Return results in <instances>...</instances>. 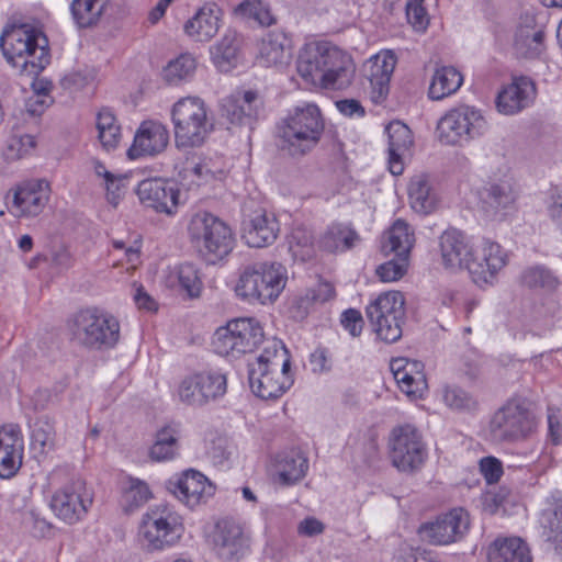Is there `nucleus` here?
<instances>
[{"label":"nucleus","mask_w":562,"mask_h":562,"mask_svg":"<svg viewBox=\"0 0 562 562\" xmlns=\"http://www.w3.org/2000/svg\"><path fill=\"white\" fill-rule=\"evenodd\" d=\"M387 445L391 462L398 471L413 473L423 467L427 449L420 432L413 425L394 427Z\"/></svg>","instance_id":"9b49d317"},{"label":"nucleus","mask_w":562,"mask_h":562,"mask_svg":"<svg viewBox=\"0 0 562 562\" xmlns=\"http://www.w3.org/2000/svg\"><path fill=\"white\" fill-rule=\"evenodd\" d=\"M169 144V131L158 121H144L127 150L131 159L143 156H156L162 153Z\"/></svg>","instance_id":"aec40b11"},{"label":"nucleus","mask_w":562,"mask_h":562,"mask_svg":"<svg viewBox=\"0 0 562 562\" xmlns=\"http://www.w3.org/2000/svg\"><path fill=\"white\" fill-rule=\"evenodd\" d=\"M291 57L290 41L281 31L269 32L262 38L259 48V58L265 66L286 64Z\"/></svg>","instance_id":"473e14b6"},{"label":"nucleus","mask_w":562,"mask_h":562,"mask_svg":"<svg viewBox=\"0 0 562 562\" xmlns=\"http://www.w3.org/2000/svg\"><path fill=\"white\" fill-rule=\"evenodd\" d=\"M371 87V99L374 103H381L389 94L390 80L389 77L379 75H369Z\"/></svg>","instance_id":"69168bd1"},{"label":"nucleus","mask_w":562,"mask_h":562,"mask_svg":"<svg viewBox=\"0 0 562 562\" xmlns=\"http://www.w3.org/2000/svg\"><path fill=\"white\" fill-rule=\"evenodd\" d=\"M240 40L236 32L228 31L222 40L211 47V57L215 67L224 72L237 64Z\"/></svg>","instance_id":"c9c22d12"},{"label":"nucleus","mask_w":562,"mask_h":562,"mask_svg":"<svg viewBox=\"0 0 562 562\" xmlns=\"http://www.w3.org/2000/svg\"><path fill=\"white\" fill-rule=\"evenodd\" d=\"M182 532L181 516L171 506L159 504L143 516L138 535L142 547L153 552L175 546Z\"/></svg>","instance_id":"1a4fd4ad"},{"label":"nucleus","mask_w":562,"mask_h":562,"mask_svg":"<svg viewBox=\"0 0 562 562\" xmlns=\"http://www.w3.org/2000/svg\"><path fill=\"white\" fill-rule=\"evenodd\" d=\"M177 276L179 285L190 297H196L200 295L202 281L194 265L189 262L180 265L177 270Z\"/></svg>","instance_id":"09e8293b"},{"label":"nucleus","mask_w":562,"mask_h":562,"mask_svg":"<svg viewBox=\"0 0 562 562\" xmlns=\"http://www.w3.org/2000/svg\"><path fill=\"white\" fill-rule=\"evenodd\" d=\"M98 138L106 150L116 148L121 139V127L113 112L103 108L97 114Z\"/></svg>","instance_id":"37998d69"},{"label":"nucleus","mask_w":562,"mask_h":562,"mask_svg":"<svg viewBox=\"0 0 562 562\" xmlns=\"http://www.w3.org/2000/svg\"><path fill=\"white\" fill-rule=\"evenodd\" d=\"M36 143L32 135H13L9 138L4 155L8 160H18L27 155Z\"/></svg>","instance_id":"5fc2aeb1"},{"label":"nucleus","mask_w":562,"mask_h":562,"mask_svg":"<svg viewBox=\"0 0 562 562\" xmlns=\"http://www.w3.org/2000/svg\"><path fill=\"white\" fill-rule=\"evenodd\" d=\"M120 323L112 314L89 307L78 311L68 321L71 340L91 350H109L120 340Z\"/></svg>","instance_id":"20e7f679"},{"label":"nucleus","mask_w":562,"mask_h":562,"mask_svg":"<svg viewBox=\"0 0 562 562\" xmlns=\"http://www.w3.org/2000/svg\"><path fill=\"white\" fill-rule=\"evenodd\" d=\"M480 469L487 483H496L502 474V462L494 457H485L480 461Z\"/></svg>","instance_id":"0e129e2a"},{"label":"nucleus","mask_w":562,"mask_h":562,"mask_svg":"<svg viewBox=\"0 0 562 562\" xmlns=\"http://www.w3.org/2000/svg\"><path fill=\"white\" fill-rule=\"evenodd\" d=\"M168 488L189 507H194L204 502L215 491L207 477L195 470H188L176 480H170Z\"/></svg>","instance_id":"412c9836"},{"label":"nucleus","mask_w":562,"mask_h":562,"mask_svg":"<svg viewBox=\"0 0 562 562\" xmlns=\"http://www.w3.org/2000/svg\"><path fill=\"white\" fill-rule=\"evenodd\" d=\"M241 229L246 244L250 247L260 248L274 243L280 226L274 214L258 209L244 217Z\"/></svg>","instance_id":"6ab92c4d"},{"label":"nucleus","mask_w":562,"mask_h":562,"mask_svg":"<svg viewBox=\"0 0 562 562\" xmlns=\"http://www.w3.org/2000/svg\"><path fill=\"white\" fill-rule=\"evenodd\" d=\"M290 359L284 346L272 342L254 362L248 364V380L252 393L262 400L280 397L293 383Z\"/></svg>","instance_id":"7ed1b4c3"},{"label":"nucleus","mask_w":562,"mask_h":562,"mask_svg":"<svg viewBox=\"0 0 562 562\" xmlns=\"http://www.w3.org/2000/svg\"><path fill=\"white\" fill-rule=\"evenodd\" d=\"M313 243L314 237L310 231L304 227H296L290 235L289 247L294 256H301L303 258L310 255Z\"/></svg>","instance_id":"6e6d98bb"},{"label":"nucleus","mask_w":562,"mask_h":562,"mask_svg":"<svg viewBox=\"0 0 562 562\" xmlns=\"http://www.w3.org/2000/svg\"><path fill=\"white\" fill-rule=\"evenodd\" d=\"M179 451L178 432L170 426L162 427L156 432L155 441L149 449V458L154 461L173 459Z\"/></svg>","instance_id":"a19ab883"},{"label":"nucleus","mask_w":562,"mask_h":562,"mask_svg":"<svg viewBox=\"0 0 562 562\" xmlns=\"http://www.w3.org/2000/svg\"><path fill=\"white\" fill-rule=\"evenodd\" d=\"M341 324L352 337H358L363 328V318L359 311L349 308L342 313Z\"/></svg>","instance_id":"338daca9"},{"label":"nucleus","mask_w":562,"mask_h":562,"mask_svg":"<svg viewBox=\"0 0 562 562\" xmlns=\"http://www.w3.org/2000/svg\"><path fill=\"white\" fill-rule=\"evenodd\" d=\"M424 364L417 360L397 358L391 361V370L400 389L409 397H422L427 390Z\"/></svg>","instance_id":"393cba45"},{"label":"nucleus","mask_w":562,"mask_h":562,"mask_svg":"<svg viewBox=\"0 0 562 562\" xmlns=\"http://www.w3.org/2000/svg\"><path fill=\"white\" fill-rule=\"evenodd\" d=\"M488 562H531L528 544L518 537L497 538L487 551Z\"/></svg>","instance_id":"c756f323"},{"label":"nucleus","mask_w":562,"mask_h":562,"mask_svg":"<svg viewBox=\"0 0 562 562\" xmlns=\"http://www.w3.org/2000/svg\"><path fill=\"white\" fill-rule=\"evenodd\" d=\"M396 65L393 52L386 50L375 55L370 66V75H379L391 78Z\"/></svg>","instance_id":"680f3d73"},{"label":"nucleus","mask_w":562,"mask_h":562,"mask_svg":"<svg viewBox=\"0 0 562 562\" xmlns=\"http://www.w3.org/2000/svg\"><path fill=\"white\" fill-rule=\"evenodd\" d=\"M110 0H72L70 11L79 27L95 25Z\"/></svg>","instance_id":"79ce46f5"},{"label":"nucleus","mask_w":562,"mask_h":562,"mask_svg":"<svg viewBox=\"0 0 562 562\" xmlns=\"http://www.w3.org/2000/svg\"><path fill=\"white\" fill-rule=\"evenodd\" d=\"M414 241V233L408 224L403 220H397L385 234L382 251L385 256L394 254L395 256L408 258Z\"/></svg>","instance_id":"72a5a7b5"},{"label":"nucleus","mask_w":562,"mask_h":562,"mask_svg":"<svg viewBox=\"0 0 562 562\" xmlns=\"http://www.w3.org/2000/svg\"><path fill=\"white\" fill-rule=\"evenodd\" d=\"M195 70V60L192 56L184 54L180 55L175 60H171L164 68V78L170 85H177L178 82L190 77Z\"/></svg>","instance_id":"49530a36"},{"label":"nucleus","mask_w":562,"mask_h":562,"mask_svg":"<svg viewBox=\"0 0 562 562\" xmlns=\"http://www.w3.org/2000/svg\"><path fill=\"white\" fill-rule=\"evenodd\" d=\"M505 265L506 254L502 247L494 241L485 240L480 249H472V256L463 269L468 270L473 282L483 285L491 283Z\"/></svg>","instance_id":"dca6fc26"},{"label":"nucleus","mask_w":562,"mask_h":562,"mask_svg":"<svg viewBox=\"0 0 562 562\" xmlns=\"http://www.w3.org/2000/svg\"><path fill=\"white\" fill-rule=\"evenodd\" d=\"M204 405L226 393V376L221 373H198Z\"/></svg>","instance_id":"de8ad7c7"},{"label":"nucleus","mask_w":562,"mask_h":562,"mask_svg":"<svg viewBox=\"0 0 562 562\" xmlns=\"http://www.w3.org/2000/svg\"><path fill=\"white\" fill-rule=\"evenodd\" d=\"M462 82L463 77L454 67L443 66L435 71L428 94L432 100H441L454 93Z\"/></svg>","instance_id":"4c0bfd02"},{"label":"nucleus","mask_w":562,"mask_h":562,"mask_svg":"<svg viewBox=\"0 0 562 562\" xmlns=\"http://www.w3.org/2000/svg\"><path fill=\"white\" fill-rule=\"evenodd\" d=\"M286 269L279 262H255L241 271L236 294L250 303H273L285 288Z\"/></svg>","instance_id":"423d86ee"},{"label":"nucleus","mask_w":562,"mask_h":562,"mask_svg":"<svg viewBox=\"0 0 562 562\" xmlns=\"http://www.w3.org/2000/svg\"><path fill=\"white\" fill-rule=\"evenodd\" d=\"M469 526V514L462 508H453L435 521L422 526L420 532L430 543L446 546L462 539Z\"/></svg>","instance_id":"2eb2a0df"},{"label":"nucleus","mask_w":562,"mask_h":562,"mask_svg":"<svg viewBox=\"0 0 562 562\" xmlns=\"http://www.w3.org/2000/svg\"><path fill=\"white\" fill-rule=\"evenodd\" d=\"M188 236L209 263L221 261L232 252L235 246L232 228L209 212H198L192 215L188 224Z\"/></svg>","instance_id":"39448f33"},{"label":"nucleus","mask_w":562,"mask_h":562,"mask_svg":"<svg viewBox=\"0 0 562 562\" xmlns=\"http://www.w3.org/2000/svg\"><path fill=\"white\" fill-rule=\"evenodd\" d=\"M535 427L531 412L517 401H509L493 415L490 434L493 440L516 441L526 438Z\"/></svg>","instance_id":"ddd939ff"},{"label":"nucleus","mask_w":562,"mask_h":562,"mask_svg":"<svg viewBox=\"0 0 562 562\" xmlns=\"http://www.w3.org/2000/svg\"><path fill=\"white\" fill-rule=\"evenodd\" d=\"M324 132V121L315 104L296 108L279 126L280 147L292 156H302L314 148Z\"/></svg>","instance_id":"0eeeda50"},{"label":"nucleus","mask_w":562,"mask_h":562,"mask_svg":"<svg viewBox=\"0 0 562 562\" xmlns=\"http://www.w3.org/2000/svg\"><path fill=\"white\" fill-rule=\"evenodd\" d=\"M445 403L458 411H471L476 407L475 398L459 386H447L443 391Z\"/></svg>","instance_id":"603ef678"},{"label":"nucleus","mask_w":562,"mask_h":562,"mask_svg":"<svg viewBox=\"0 0 562 562\" xmlns=\"http://www.w3.org/2000/svg\"><path fill=\"white\" fill-rule=\"evenodd\" d=\"M521 282L528 288H543L552 286L555 279L548 269L543 267H532L522 272Z\"/></svg>","instance_id":"bf43d9fd"},{"label":"nucleus","mask_w":562,"mask_h":562,"mask_svg":"<svg viewBox=\"0 0 562 562\" xmlns=\"http://www.w3.org/2000/svg\"><path fill=\"white\" fill-rule=\"evenodd\" d=\"M49 194L47 181H26L15 189L10 211L16 217H35L46 207Z\"/></svg>","instance_id":"f3484780"},{"label":"nucleus","mask_w":562,"mask_h":562,"mask_svg":"<svg viewBox=\"0 0 562 562\" xmlns=\"http://www.w3.org/2000/svg\"><path fill=\"white\" fill-rule=\"evenodd\" d=\"M408 196L416 212L427 214L435 209L436 198L431 193L429 178L426 175H417L411 179Z\"/></svg>","instance_id":"ea45409f"},{"label":"nucleus","mask_w":562,"mask_h":562,"mask_svg":"<svg viewBox=\"0 0 562 562\" xmlns=\"http://www.w3.org/2000/svg\"><path fill=\"white\" fill-rule=\"evenodd\" d=\"M424 0H409L406 3L407 21L416 31H425L429 20L425 8Z\"/></svg>","instance_id":"052dcab7"},{"label":"nucleus","mask_w":562,"mask_h":562,"mask_svg":"<svg viewBox=\"0 0 562 562\" xmlns=\"http://www.w3.org/2000/svg\"><path fill=\"white\" fill-rule=\"evenodd\" d=\"M23 437L18 424L0 427V476L11 477L20 469L23 458Z\"/></svg>","instance_id":"5701e85b"},{"label":"nucleus","mask_w":562,"mask_h":562,"mask_svg":"<svg viewBox=\"0 0 562 562\" xmlns=\"http://www.w3.org/2000/svg\"><path fill=\"white\" fill-rule=\"evenodd\" d=\"M516 192L510 180L488 183L482 191L483 209L490 216L503 215L513 207Z\"/></svg>","instance_id":"cd10ccee"},{"label":"nucleus","mask_w":562,"mask_h":562,"mask_svg":"<svg viewBox=\"0 0 562 562\" xmlns=\"http://www.w3.org/2000/svg\"><path fill=\"white\" fill-rule=\"evenodd\" d=\"M56 439L55 422L47 415L38 417L33 426L31 445L40 453L54 449Z\"/></svg>","instance_id":"a18cd8bd"},{"label":"nucleus","mask_w":562,"mask_h":562,"mask_svg":"<svg viewBox=\"0 0 562 562\" xmlns=\"http://www.w3.org/2000/svg\"><path fill=\"white\" fill-rule=\"evenodd\" d=\"M296 531L302 537H315L325 531V524L316 517H305L297 524Z\"/></svg>","instance_id":"774afa93"},{"label":"nucleus","mask_w":562,"mask_h":562,"mask_svg":"<svg viewBox=\"0 0 562 562\" xmlns=\"http://www.w3.org/2000/svg\"><path fill=\"white\" fill-rule=\"evenodd\" d=\"M0 48L7 61L22 75L35 77L50 61L47 37L27 24L4 30L0 36Z\"/></svg>","instance_id":"f03ea898"},{"label":"nucleus","mask_w":562,"mask_h":562,"mask_svg":"<svg viewBox=\"0 0 562 562\" xmlns=\"http://www.w3.org/2000/svg\"><path fill=\"white\" fill-rule=\"evenodd\" d=\"M178 395L182 403L190 406H203L204 397L201 392L199 375L193 374L184 378L178 387Z\"/></svg>","instance_id":"8fccbe9b"},{"label":"nucleus","mask_w":562,"mask_h":562,"mask_svg":"<svg viewBox=\"0 0 562 562\" xmlns=\"http://www.w3.org/2000/svg\"><path fill=\"white\" fill-rule=\"evenodd\" d=\"M358 239L356 231L341 224H335L327 229L322 244L326 250L336 252L352 248Z\"/></svg>","instance_id":"c03bdc74"},{"label":"nucleus","mask_w":562,"mask_h":562,"mask_svg":"<svg viewBox=\"0 0 562 562\" xmlns=\"http://www.w3.org/2000/svg\"><path fill=\"white\" fill-rule=\"evenodd\" d=\"M536 98V87L527 77L515 78L497 94L496 108L505 115H513L529 106Z\"/></svg>","instance_id":"b1692460"},{"label":"nucleus","mask_w":562,"mask_h":562,"mask_svg":"<svg viewBox=\"0 0 562 562\" xmlns=\"http://www.w3.org/2000/svg\"><path fill=\"white\" fill-rule=\"evenodd\" d=\"M136 192L140 203L156 212L171 215L177 209L179 190L170 181L160 178L145 179L139 182Z\"/></svg>","instance_id":"a211bd4d"},{"label":"nucleus","mask_w":562,"mask_h":562,"mask_svg":"<svg viewBox=\"0 0 562 562\" xmlns=\"http://www.w3.org/2000/svg\"><path fill=\"white\" fill-rule=\"evenodd\" d=\"M408 258L395 256L393 259L380 265L375 272L383 282L400 280L407 271Z\"/></svg>","instance_id":"864d4df0"},{"label":"nucleus","mask_w":562,"mask_h":562,"mask_svg":"<svg viewBox=\"0 0 562 562\" xmlns=\"http://www.w3.org/2000/svg\"><path fill=\"white\" fill-rule=\"evenodd\" d=\"M405 300L401 292L390 291L380 294L375 301L367 307V317L369 322L384 321L387 317L391 321L405 319Z\"/></svg>","instance_id":"2f4dec72"},{"label":"nucleus","mask_w":562,"mask_h":562,"mask_svg":"<svg viewBox=\"0 0 562 562\" xmlns=\"http://www.w3.org/2000/svg\"><path fill=\"white\" fill-rule=\"evenodd\" d=\"M515 50L522 58H539L544 52V31L527 25L520 26L515 35Z\"/></svg>","instance_id":"e433bc0d"},{"label":"nucleus","mask_w":562,"mask_h":562,"mask_svg":"<svg viewBox=\"0 0 562 562\" xmlns=\"http://www.w3.org/2000/svg\"><path fill=\"white\" fill-rule=\"evenodd\" d=\"M241 93H235L222 101V115L225 116L232 124L241 126L243 105Z\"/></svg>","instance_id":"e2e57ef3"},{"label":"nucleus","mask_w":562,"mask_h":562,"mask_svg":"<svg viewBox=\"0 0 562 562\" xmlns=\"http://www.w3.org/2000/svg\"><path fill=\"white\" fill-rule=\"evenodd\" d=\"M171 117L178 148L201 146L213 130L205 103L200 98L180 99L172 108Z\"/></svg>","instance_id":"6e6552de"},{"label":"nucleus","mask_w":562,"mask_h":562,"mask_svg":"<svg viewBox=\"0 0 562 562\" xmlns=\"http://www.w3.org/2000/svg\"><path fill=\"white\" fill-rule=\"evenodd\" d=\"M334 295L335 289L331 283L319 282L293 299L290 307L292 316L295 319H304L314 304L325 303L333 299Z\"/></svg>","instance_id":"f704fd0d"},{"label":"nucleus","mask_w":562,"mask_h":562,"mask_svg":"<svg viewBox=\"0 0 562 562\" xmlns=\"http://www.w3.org/2000/svg\"><path fill=\"white\" fill-rule=\"evenodd\" d=\"M296 70L307 83L345 89L351 83L356 68L347 53L328 42H317L300 50Z\"/></svg>","instance_id":"f257e3e1"},{"label":"nucleus","mask_w":562,"mask_h":562,"mask_svg":"<svg viewBox=\"0 0 562 562\" xmlns=\"http://www.w3.org/2000/svg\"><path fill=\"white\" fill-rule=\"evenodd\" d=\"M439 248L442 265L449 269H463L473 249L467 236L456 228L447 229L441 234Z\"/></svg>","instance_id":"a878e982"},{"label":"nucleus","mask_w":562,"mask_h":562,"mask_svg":"<svg viewBox=\"0 0 562 562\" xmlns=\"http://www.w3.org/2000/svg\"><path fill=\"white\" fill-rule=\"evenodd\" d=\"M486 121L474 108L461 105L447 112L437 124L439 140L445 145H458L484 134Z\"/></svg>","instance_id":"f8f14e48"},{"label":"nucleus","mask_w":562,"mask_h":562,"mask_svg":"<svg viewBox=\"0 0 562 562\" xmlns=\"http://www.w3.org/2000/svg\"><path fill=\"white\" fill-rule=\"evenodd\" d=\"M239 105H243L244 114L241 115V126H247L252 130L254 124L258 119V113L261 105L257 92L246 91L241 93V102Z\"/></svg>","instance_id":"13d9d810"},{"label":"nucleus","mask_w":562,"mask_h":562,"mask_svg":"<svg viewBox=\"0 0 562 562\" xmlns=\"http://www.w3.org/2000/svg\"><path fill=\"white\" fill-rule=\"evenodd\" d=\"M221 15V9L215 3L205 4L186 22L184 32L196 41H209L218 31Z\"/></svg>","instance_id":"c85d7f7f"},{"label":"nucleus","mask_w":562,"mask_h":562,"mask_svg":"<svg viewBox=\"0 0 562 562\" xmlns=\"http://www.w3.org/2000/svg\"><path fill=\"white\" fill-rule=\"evenodd\" d=\"M546 540L562 553V499H554L541 514Z\"/></svg>","instance_id":"58836bf2"},{"label":"nucleus","mask_w":562,"mask_h":562,"mask_svg":"<svg viewBox=\"0 0 562 562\" xmlns=\"http://www.w3.org/2000/svg\"><path fill=\"white\" fill-rule=\"evenodd\" d=\"M92 504V493L85 480L77 477L58 490L50 502L56 515L68 524L78 521Z\"/></svg>","instance_id":"4468645a"},{"label":"nucleus","mask_w":562,"mask_h":562,"mask_svg":"<svg viewBox=\"0 0 562 562\" xmlns=\"http://www.w3.org/2000/svg\"><path fill=\"white\" fill-rule=\"evenodd\" d=\"M263 338L262 327L255 318H237L216 329L212 345L216 353L236 359L252 352Z\"/></svg>","instance_id":"9d476101"},{"label":"nucleus","mask_w":562,"mask_h":562,"mask_svg":"<svg viewBox=\"0 0 562 562\" xmlns=\"http://www.w3.org/2000/svg\"><path fill=\"white\" fill-rule=\"evenodd\" d=\"M274 468L279 482L282 485H292L305 476L308 460L300 450L292 449L277 454Z\"/></svg>","instance_id":"7c9ffc66"},{"label":"nucleus","mask_w":562,"mask_h":562,"mask_svg":"<svg viewBox=\"0 0 562 562\" xmlns=\"http://www.w3.org/2000/svg\"><path fill=\"white\" fill-rule=\"evenodd\" d=\"M404 319L391 321L389 317L384 321L370 322L378 337L389 344L397 341L403 334L402 325Z\"/></svg>","instance_id":"4d7b16f0"},{"label":"nucleus","mask_w":562,"mask_h":562,"mask_svg":"<svg viewBox=\"0 0 562 562\" xmlns=\"http://www.w3.org/2000/svg\"><path fill=\"white\" fill-rule=\"evenodd\" d=\"M214 549L225 561H238L248 549L247 539L241 527L231 520H221L213 535Z\"/></svg>","instance_id":"4be33fe9"},{"label":"nucleus","mask_w":562,"mask_h":562,"mask_svg":"<svg viewBox=\"0 0 562 562\" xmlns=\"http://www.w3.org/2000/svg\"><path fill=\"white\" fill-rule=\"evenodd\" d=\"M149 498H151V492L148 485L138 479H131L130 486L124 493L126 510L133 512L143 506Z\"/></svg>","instance_id":"3c124183"},{"label":"nucleus","mask_w":562,"mask_h":562,"mask_svg":"<svg viewBox=\"0 0 562 562\" xmlns=\"http://www.w3.org/2000/svg\"><path fill=\"white\" fill-rule=\"evenodd\" d=\"M389 137V164L392 175H401L404 170L402 158L409 153L413 145L412 132L400 121L391 122L385 128Z\"/></svg>","instance_id":"bb28decb"}]
</instances>
